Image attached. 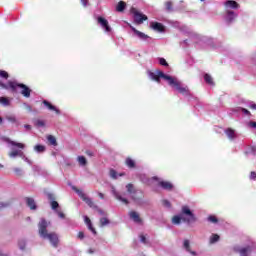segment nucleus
Instances as JSON below:
<instances>
[{"mask_svg":"<svg viewBox=\"0 0 256 256\" xmlns=\"http://www.w3.org/2000/svg\"><path fill=\"white\" fill-rule=\"evenodd\" d=\"M147 75L151 81L161 83V79H163V81H165L169 87L174 89V91H178L180 95H183V97H191V91H189V87L183 84L178 77L165 74L161 70H148Z\"/></svg>","mask_w":256,"mask_h":256,"instance_id":"f257e3e1","label":"nucleus"},{"mask_svg":"<svg viewBox=\"0 0 256 256\" xmlns=\"http://www.w3.org/2000/svg\"><path fill=\"white\" fill-rule=\"evenodd\" d=\"M182 223H186V225L197 223V215L188 205L182 206L180 213L172 217L173 225H181Z\"/></svg>","mask_w":256,"mask_h":256,"instance_id":"f03ea898","label":"nucleus"},{"mask_svg":"<svg viewBox=\"0 0 256 256\" xmlns=\"http://www.w3.org/2000/svg\"><path fill=\"white\" fill-rule=\"evenodd\" d=\"M51 225V222H47L45 218H41L40 222L38 223V233L41 237V239H45L49 241V243L52 245V247L57 248L59 245V236L57 233L54 232H48L47 227Z\"/></svg>","mask_w":256,"mask_h":256,"instance_id":"7ed1b4c3","label":"nucleus"},{"mask_svg":"<svg viewBox=\"0 0 256 256\" xmlns=\"http://www.w3.org/2000/svg\"><path fill=\"white\" fill-rule=\"evenodd\" d=\"M5 141L11 147L12 151L9 152V154H8L11 159H15V157H21V159H23V161H25V163H28V165L33 164V162L31 160H29V158H27L21 150H16L15 149V147H17V149H25V144L15 142V141H13L9 138H5Z\"/></svg>","mask_w":256,"mask_h":256,"instance_id":"20e7f679","label":"nucleus"},{"mask_svg":"<svg viewBox=\"0 0 256 256\" xmlns=\"http://www.w3.org/2000/svg\"><path fill=\"white\" fill-rule=\"evenodd\" d=\"M140 181H142V183H145L146 185H151V181H158V185L161 187V189H164V191H173V189H175V185H173L170 181L161 180L157 176L149 179L146 175H141Z\"/></svg>","mask_w":256,"mask_h":256,"instance_id":"39448f33","label":"nucleus"},{"mask_svg":"<svg viewBox=\"0 0 256 256\" xmlns=\"http://www.w3.org/2000/svg\"><path fill=\"white\" fill-rule=\"evenodd\" d=\"M235 253H238L240 256H251V253L253 252V242H250L246 246H239L236 245L233 248Z\"/></svg>","mask_w":256,"mask_h":256,"instance_id":"423d86ee","label":"nucleus"},{"mask_svg":"<svg viewBox=\"0 0 256 256\" xmlns=\"http://www.w3.org/2000/svg\"><path fill=\"white\" fill-rule=\"evenodd\" d=\"M8 87L10 89H12V91H15V89H17V87H20L21 90V95H23V97L29 98L31 97V89H29V87H27V85L25 84H17L16 82H8Z\"/></svg>","mask_w":256,"mask_h":256,"instance_id":"0eeeda50","label":"nucleus"},{"mask_svg":"<svg viewBox=\"0 0 256 256\" xmlns=\"http://www.w3.org/2000/svg\"><path fill=\"white\" fill-rule=\"evenodd\" d=\"M131 13L133 15V18H134V22L137 24V25H142L143 21H147V15L141 13L139 10L135 9V8H132L131 9Z\"/></svg>","mask_w":256,"mask_h":256,"instance_id":"6e6552de","label":"nucleus"},{"mask_svg":"<svg viewBox=\"0 0 256 256\" xmlns=\"http://www.w3.org/2000/svg\"><path fill=\"white\" fill-rule=\"evenodd\" d=\"M130 29L133 32L132 37H135L136 39H139L140 41H149V39H151V37H149V35L137 30L132 25H130Z\"/></svg>","mask_w":256,"mask_h":256,"instance_id":"1a4fd4ad","label":"nucleus"},{"mask_svg":"<svg viewBox=\"0 0 256 256\" xmlns=\"http://www.w3.org/2000/svg\"><path fill=\"white\" fill-rule=\"evenodd\" d=\"M97 23L100 25V27L103 29V31H105V33H111L112 28L109 25V21L107 19H105L102 16H98Z\"/></svg>","mask_w":256,"mask_h":256,"instance_id":"9d476101","label":"nucleus"},{"mask_svg":"<svg viewBox=\"0 0 256 256\" xmlns=\"http://www.w3.org/2000/svg\"><path fill=\"white\" fill-rule=\"evenodd\" d=\"M74 191H76L77 195L82 199V201H85L91 208L95 207V203H93V200L87 196L82 190H79L77 188H74Z\"/></svg>","mask_w":256,"mask_h":256,"instance_id":"9b49d317","label":"nucleus"},{"mask_svg":"<svg viewBox=\"0 0 256 256\" xmlns=\"http://www.w3.org/2000/svg\"><path fill=\"white\" fill-rule=\"evenodd\" d=\"M126 191H127V193H129V195L132 197V199H133V201H135V203H139V198L135 197L139 193V191H137V189H135V186H133V184H127Z\"/></svg>","mask_w":256,"mask_h":256,"instance_id":"f8f14e48","label":"nucleus"},{"mask_svg":"<svg viewBox=\"0 0 256 256\" xmlns=\"http://www.w3.org/2000/svg\"><path fill=\"white\" fill-rule=\"evenodd\" d=\"M111 193L115 197V199L121 201V203H124V205H129V200L119 194V192H117V190L115 189V186H111Z\"/></svg>","mask_w":256,"mask_h":256,"instance_id":"ddd939ff","label":"nucleus"},{"mask_svg":"<svg viewBox=\"0 0 256 256\" xmlns=\"http://www.w3.org/2000/svg\"><path fill=\"white\" fill-rule=\"evenodd\" d=\"M43 105L44 107H46V109H48V111H53L54 113H56V115H61V110H59V108H57L55 105L51 104V102L47 101V100H43Z\"/></svg>","mask_w":256,"mask_h":256,"instance_id":"4468645a","label":"nucleus"},{"mask_svg":"<svg viewBox=\"0 0 256 256\" xmlns=\"http://www.w3.org/2000/svg\"><path fill=\"white\" fill-rule=\"evenodd\" d=\"M225 11H231V9H239V4L235 0H227L224 2Z\"/></svg>","mask_w":256,"mask_h":256,"instance_id":"2eb2a0df","label":"nucleus"},{"mask_svg":"<svg viewBox=\"0 0 256 256\" xmlns=\"http://www.w3.org/2000/svg\"><path fill=\"white\" fill-rule=\"evenodd\" d=\"M150 27L158 33H165V26L159 22H150Z\"/></svg>","mask_w":256,"mask_h":256,"instance_id":"dca6fc26","label":"nucleus"},{"mask_svg":"<svg viewBox=\"0 0 256 256\" xmlns=\"http://www.w3.org/2000/svg\"><path fill=\"white\" fill-rule=\"evenodd\" d=\"M235 19H237V13H235V11H233V10L226 11L225 21L227 23H233V21H235Z\"/></svg>","mask_w":256,"mask_h":256,"instance_id":"f3484780","label":"nucleus"},{"mask_svg":"<svg viewBox=\"0 0 256 256\" xmlns=\"http://www.w3.org/2000/svg\"><path fill=\"white\" fill-rule=\"evenodd\" d=\"M225 135L230 141H235L237 139V132L234 129L227 128L225 130Z\"/></svg>","mask_w":256,"mask_h":256,"instance_id":"a211bd4d","label":"nucleus"},{"mask_svg":"<svg viewBox=\"0 0 256 256\" xmlns=\"http://www.w3.org/2000/svg\"><path fill=\"white\" fill-rule=\"evenodd\" d=\"M183 248L185 249V251H187V253H190V255H192V256L197 255V252L191 250V243L189 242V240H184Z\"/></svg>","mask_w":256,"mask_h":256,"instance_id":"6ab92c4d","label":"nucleus"},{"mask_svg":"<svg viewBox=\"0 0 256 256\" xmlns=\"http://www.w3.org/2000/svg\"><path fill=\"white\" fill-rule=\"evenodd\" d=\"M5 118L9 121V123H14V125H16V127H19L20 122L15 115H13V114L6 115Z\"/></svg>","mask_w":256,"mask_h":256,"instance_id":"aec40b11","label":"nucleus"},{"mask_svg":"<svg viewBox=\"0 0 256 256\" xmlns=\"http://www.w3.org/2000/svg\"><path fill=\"white\" fill-rule=\"evenodd\" d=\"M129 217L130 219H132V221H134V223H141V218L139 217V214L135 211H131L129 213Z\"/></svg>","mask_w":256,"mask_h":256,"instance_id":"412c9836","label":"nucleus"},{"mask_svg":"<svg viewBox=\"0 0 256 256\" xmlns=\"http://www.w3.org/2000/svg\"><path fill=\"white\" fill-rule=\"evenodd\" d=\"M232 111L233 113H243V115H247L248 117H251V112H249V110L245 108L237 107V108H234Z\"/></svg>","mask_w":256,"mask_h":256,"instance_id":"4be33fe9","label":"nucleus"},{"mask_svg":"<svg viewBox=\"0 0 256 256\" xmlns=\"http://www.w3.org/2000/svg\"><path fill=\"white\" fill-rule=\"evenodd\" d=\"M26 204L32 211H35V209H37V204L35 203V200L33 198H26Z\"/></svg>","mask_w":256,"mask_h":256,"instance_id":"5701e85b","label":"nucleus"},{"mask_svg":"<svg viewBox=\"0 0 256 256\" xmlns=\"http://www.w3.org/2000/svg\"><path fill=\"white\" fill-rule=\"evenodd\" d=\"M109 176L111 177V179H118L119 177L125 176V173L118 174L115 169H110Z\"/></svg>","mask_w":256,"mask_h":256,"instance_id":"b1692460","label":"nucleus"},{"mask_svg":"<svg viewBox=\"0 0 256 256\" xmlns=\"http://www.w3.org/2000/svg\"><path fill=\"white\" fill-rule=\"evenodd\" d=\"M84 223H86L88 229L94 233V235L97 233L95 231V228H93V225L91 224V219H89L87 216H84Z\"/></svg>","mask_w":256,"mask_h":256,"instance_id":"393cba45","label":"nucleus"},{"mask_svg":"<svg viewBox=\"0 0 256 256\" xmlns=\"http://www.w3.org/2000/svg\"><path fill=\"white\" fill-rule=\"evenodd\" d=\"M125 7H127V4L124 1H120L116 6V11L119 13L125 11Z\"/></svg>","mask_w":256,"mask_h":256,"instance_id":"a878e982","label":"nucleus"},{"mask_svg":"<svg viewBox=\"0 0 256 256\" xmlns=\"http://www.w3.org/2000/svg\"><path fill=\"white\" fill-rule=\"evenodd\" d=\"M220 237L218 234H212L209 238L210 245H215L219 241Z\"/></svg>","mask_w":256,"mask_h":256,"instance_id":"bb28decb","label":"nucleus"},{"mask_svg":"<svg viewBox=\"0 0 256 256\" xmlns=\"http://www.w3.org/2000/svg\"><path fill=\"white\" fill-rule=\"evenodd\" d=\"M204 81L207 83V85H215V82L213 81V77L209 74L204 75Z\"/></svg>","mask_w":256,"mask_h":256,"instance_id":"cd10ccee","label":"nucleus"},{"mask_svg":"<svg viewBox=\"0 0 256 256\" xmlns=\"http://www.w3.org/2000/svg\"><path fill=\"white\" fill-rule=\"evenodd\" d=\"M47 141L50 143V145H53L54 147H57V138L53 135L47 136Z\"/></svg>","mask_w":256,"mask_h":256,"instance_id":"c85d7f7f","label":"nucleus"},{"mask_svg":"<svg viewBox=\"0 0 256 256\" xmlns=\"http://www.w3.org/2000/svg\"><path fill=\"white\" fill-rule=\"evenodd\" d=\"M77 161L81 167H85V165H87V158L84 156H78Z\"/></svg>","mask_w":256,"mask_h":256,"instance_id":"c756f323","label":"nucleus"},{"mask_svg":"<svg viewBox=\"0 0 256 256\" xmlns=\"http://www.w3.org/2000/svg\"><path fill=\"white\" fill-rule=\"evenodd\" d=\"M125 163L129 167V169H135V160L131 158H126Z\"/></svg>","mask_w":256,"mask_h":256,"instance_id":"7c9ffc66","label":"nucleus"},{"mask_svg":"<svg viewBox=\"0 0 256 256\" xmlns=\"http://www.w3.org/2000/svg\"><path fill=\"white\" fill-rule=\"evenodd\" d=\"M34 125H35V127L41 128V127H45L46 122H45V120L37 119V120H35Z\"/></svg>","mask_w":256,"mask_h":256,"instance_id":"2f4dec72","label":"nucleus"},{"mask_svg":"<svg viewBox=\"0 0 256 256\" xmlns=\"http://www.w3.org/2000/svg\"><path fill=\"white\" fill-rule=\"evenodd\" d=\"M45 149V146L39 144L34 147L36 153H44Z\"/></svg>","mask_w":256,"mask_h":256,"instance_id":"473e14b6","label":"nucleus"},{"mask_svg":"<svg viewBox=\"0 0 256 256\" xmlns=\"http://www.w3.org/2000/svg\"><path fill=\"white\" fill-rule=\"evenodd\" d=\"M207 221H209V223H214V224L219 223V220L217 219V216H214V215L208 216Z\"/></svg>","mask_w":256,"mask_h":256,"instance_id":"72a5a7b5","label":"nucleus"},{"mask_svg":"<svg viewBox=\"0 0 256 256\" xmlns=\"http://www.w3.org/2000/svg\"><path fill=\"white\" fill-rule=\"evenodd\" d=\"M0 103L1 105H4V107H9V99L5 97H0Z\"/></svg>","mask_w":256,"mask_h":256,"instance_id":"f704fd0d","label":"nucleus"},{"mask_svg":"<svg viewBox=\"0 0 256 256\" xmlns=\"http://www.w3.org/2000/svg\"><path fill=\"white\" fill-rule=\"evenodd\" d=\"M51 208L53 209V211L57 212L59 211V203L57 201H52L51 202Z\"/></svg>","mask_w":256,"mask_h":256,"instance_id":"c9c22d12","label":"nucleus"},{"mask_svg":"<svg viewBox=\"0 0 256 256\" xmlns=\"http://www.w3.org/2000/svg\"><path fill=\"white\" fill-rule=\"evenodd\" d=\"M256 155V146H253L251 148H249L247 151H246V155Z\"/></svg>","mask_w":256,"mask_h":256,"instance_id":"e433bc0d","label":"nucleus"},{"mask_svg":"<svg viewBox=\"0 0 256 256\" xmlns=\"http://www.w3.org/2000/svg\"><path fill=\"white\" fill-rule=\"evenodd\" d=\"M158 62L163 67H169V64L167 63V60H165V58H158Z\"/></svg>","mask_w":256,"mask_h":256,"instance_id":"4c0bfd02","label":"nucleus"},{"mask_svg":"<svg viewBox=\"0 0 256 256\" xmlns=\"http://www.w3.org/2000/svg\"><path fill=\"white\" fill-rule=\"evenodd\" d=\"M0 77L2 79H8L9 78V73H7V71H5V70H0Z\"/></svg>","mask_w":256,"mask_h":256,"instance_id":"58836bf2","label":"nucleus"},{"mask_svg":"<svg viewBox=\"0 0 256 256\" xmlns=\"http://www.w3.org/2000/svg\"><path fill=\"white\" fill-rule=\"evenodd\" d=\"M25 245H26V242L25 240H19L18 241V246H19V249H21V251H23V249H25Z\"/></svg>","mask_w":256,"mask_h":256,"instance_id":"ea45409f","label":"nucleus"},{"mask_svg":"<svg viewBox=\"0 0 256 256\" xmlns=\"http://www.w3.org/2000/svg\"><path fill=\"white\" fill-rule=\"evenodd\" d=\"M165 8L168 10V11H173V3H171V1H167L165 3Z\"/></svg>","mask_w":256,"mask_h":256,"instance_id":"a19ab883","label":"nucleus"},{"mask_svg":"<svg viewBox=\"0 0 256 256\" xmlns=\"http://www.w3.org/2000/svg\"><path fill=\"white\" fill-rule=\"evenodd\" d=\"M162 205L167 209H171V202H169V200H163Z\"/></svg>","mask_w":256,"mask_h":256,"instance_id":"79ce46f5","label":"nucleus"},{"mask_svg":"<svg viewBox=\"0 0 256 256\" xmlns=\"http://www.w3.org/2000/svg\"><path fill=\"white\" fill-rule=\"evenodd\" d=\"M13 171L18 176L23 175V170L21 168H14Z\"/></svg>","mask_w":256,"mask_h":256,"instance_id":"37998d69","label":"nucleus"},{"mask_svg":"<svg viewBox=\"0 0 256 256\" xmlns=\"http://www.w3.org/2000/svg\"><path fill=\"white\" fill-rule=\"evenodd\" d=\"M100 223L102 227H105V225H109V220L107 218H102Z\"/></svg>","mask_w":256,"mask_h":256,"instance_id":"c03bdc74","label":"nucleus"},{"mask_svg":"<svg viewBox=\"0 0 256 256\" xmlns=\"http://www.w3.org/2000/svg\"><path fill=\"white\" fill-rule=\"evenodd\" d=\"M55 213L58 215V217H60V219H65V214L61 212V210H56Z\"/></svg>","mask_w":256,"mask_h":256,"instance_id":"a18cd8bd","label":"nucleus"},{"mask_svg":"<svg viewBox=\"0 0 256 256\" xmlns=\"http://www.w3.org/2000/svg\"><path fill=\"white\" fill-rule=\"evenodd\" d=\"M140 241L141 243H144V245H147V238L145 237V235L143 234L140 235Z\"/></svg>","mask_w":256,"mask_h":256,"instance_id":"49530a36","label":"nucleus"},{"mask_svg":"<svg viewBox=\"0 0 256 256\" xmlns=\"http://www.w3.org/2000/svg\"><path fill=\"white\" fill-rule=\"evenodd\" d=\"M24 107L25 109H27V111H29L31 113V111H33V108L31 107V105L24 103Z\"/></svg>","mask_w":256,"mask_h":256,"instance_id":"de8ad7c7","label":"nucleus"},{"mask_svg":"<svg viewBox=\"0 0 256 256\" xmlns=\"http://www.w3.org/2000/svg\"><path fill=\"white\" fill-rule=\"evenodd\" d=\"M248 126L251 127L252 129H256V122L251 121L248 123Z\"/></svg>","mask_w":256,"mask_h":256,"instance_id":"09e8293b","label":"nucleus"},{"mask_svg":"<svg viewBox=\"0 0 256 256\" xmlns=\"http://www.w3.org/2000/svg\"><path fill=\"white\" fill-rule=\"evenodd\" d=\"M9 203L0 202V209H5V207H8Z\"/></svg>","mask_w":256,"mask_h":256,"instance_id":"8fccbe9b","label":"nucleus"},{"mask_svg":"<svg viewBox=\"0 0 256 256\" xmlns=\"http://www.w3.org/2000/svg\"><path fill=\"white\" fill-rule=\"evenodd\" d=\"M250 179H251L252 181H255V179H256V173H255V172H251V173H250Z\"/></svg>","mask_w":256,"mask_h":256,"instance_id":"3c124183","label":"nucleus"},{"mask_svg":"<svg viewBox=\"0 0 256 256\" xmlns=\"http://www.w3.org/2000/svg\"><path fill=\"white\" fill-rule=\"evenodd\" d=\"M249 108H250V109H253L254 111H256V104L253 103V102H251V103L249 104Z\"/></svg>","mask_w":256,"mask_h":256,"instance_id":"603ef678","label":"nucleus"},{"mask_svg":"<svg viewBox=\"0 0 256 256\" xmlns=\"http://www.w3.org/2000/svg\"><path fill=\"white\" fill-rule=\"evenodd\" d=\"M78 239H85V234L83 232H79Z\"/></svg>","mask_w":256,"mask_h":256,"instance_id":"864d4df0","label":"nucleus"},{"mask_svg":"<svg viewBox=\"0 0 256 256\" xmlns=\"http://www.w3.org/2000/svg\"><path fill=\"white\" fill-rule=\"evenodd\" d=\"M80 1L82 3L83 7H87V4L89 3L88 0H80Z\"/></svg>","mask_w":256,"mask_h":256,"instance_id":"5fc2aeb1","label":"nucleus"},{"mask_svg":"<svg viewBox=\"0 0 256 256\" xmlns=\"http://www.w3.org/2000/svg\"><path fill=\"white\" fill-rule=\"evenodd\" d=\"M24 129H26L27 131H31V125L25 124Z\"/></svg>","mask_w":256,"mask_h":256,"instance_id":"6e6d98bb","label":"nucleus"},{"mask_svg":"<svg viewBox=\"0 0 256 256\" xmlns=\"http://www.w3.org/2000/svg\"><path fill=\"white\" fill-rule=\"evenodd\" d=\"M88 253H89L90 255H93V253H95V250H94L93 248H90V249H88Z\"/></svg>","mask_w":256,"mask_h":256,"instance_id":"4d7b16f0","label":"nucleus"},{"mask_svg":"<svg viewBox=\"0 0 256 256\" xmlns=\"http://www.w3.org/2000/svg\"><path fill=\"white\" fill-rule=\"evenodd\" d=\"M98 196L100 197V199H105V195H103V193H98Z\"/></svg>","mask_w":256,"mask_h":256,"instance_id":"13d9d810","label":"nucleus"},{"mask_svg":"<svg viewBox=\"0 0 256 256\" xmlns=\"http://www.w3.org/2000/svg\"><path fill=\"white\" fill-rule=\"evenodd\" d=\"M0 256H8L7 254L0 253Z\"/></svg>","mask_w":256,"mask_h":256,"instance_id":"bf43d9fd","label":"nucleus"},{"mask_svg":"<svg viewBox=\"0 0 256 256\" xmlns=\"http://www.w3.org/2000/svg\"><path fill=\"white\" fill-rule=\"evenodd\" d=\"M1 123H3V118L0 117V125H1Z\"/></svg>","mask_w":256,"mask_h":256,"instance_id":"052dcab7","label":"nucleus"},{"mask_svg":"<svg viewBox=\"0 0 256 256\" xmlns=\"http://www.w3.org/2000/svg\"><path fill=\"white\" fill-rule=\"evenodd\" d=\"M200 39H201L202 41H205V37H201Z\"/></svg>","mask_w":256,"mask_h":256,"instance_id":"680f3d73","label":"nucleus"},{"mask_svg":"<svg viewBox=\"0 0 256 256\" xmlns=\"http://www.w3.org/2000/svg\"><path fill=\"white\" fill-rule=\"evenodd\" d=\"M99 213H100V215H103V212L101 210H99Z\"/></svg>","mask_w":256,"mask_h":256,"instance_id":"e2e57ef3","label":"nucleus"},{"mask_svg":"<svg viewBox=\"0 0 256 256\" xmlns=\"http://www.w3.org/2000/svg\"><path fill=\"white\" fill-rule=\"evenodd\" d=\"M0 169H3V165L2 164H0Z\"/></svg>","mask_w":256,"mask_h":256,"instance_id":"0e129e2a","label":"nucleus"},{"mask_svg":"<svg viewBox=\"0 0 256 256\" xmlns=\"http://www.w3.org/2000/svg\"><path fill=\"white\" fill-rule=\"evenodd\" d=\"M33 169H34V170L37 169V166H33Z\"/></svg>","mask_w":256,"mask_h":256,"instance_id":"69168bd1","label":"nucleus"},{"mask_svg":"<svg viewBox=\"0 0 256 256\" xmlns=\"http://www.w3.org/2000/svg\"><path fill=\"white\" fill-rule=\"evenodd\" d=\"M49 199H51V195H49Z\"/></svg>","mask_w":256,"mask_h":256,"instance_id":"338daca9","label":"nucleus"},{"mask_svg":"<svg viewBox=\"0 0 256 256\" xmlns=\"http://www.w3.org/2000/svg\"><path fill=\"white\" fill-rule=\"evenodd\" d=\"M140 195H143V193H142V192H140Z\"/></svg>","mask_w":256,"mask_h":256,"instance_id":"774afa93","label":"nucleus"}]
</instances>
